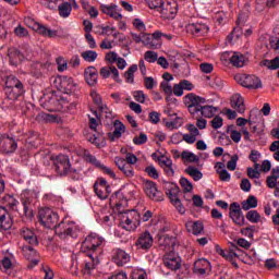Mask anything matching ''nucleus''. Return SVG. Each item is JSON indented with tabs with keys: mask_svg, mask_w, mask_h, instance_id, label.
I'll list each match as a JSON object with an SVG mask.
<instances>
[{
	"mask_svg": "<svg viewBox=\"0 0 279 279\" xmlns=\"http://www.w3.org/2000/svg\"><path fill=\"white\" fill-rule=\"evenodd\" d=\"M185 228L187 232H191V234H194L195 236H199V234L204 232V222L199 220L197 221L190 220L185 223Z\"/></svg>",
	"mask_w": 279,
	"mask_h": 279,
	"instance_id": "obj_29",
	"label": "nucleus"
},
{
	"mask_svg": "<svg viewBox=\"0 0 279 279\" xmlns=\"http://www.w3.org/2000/svg\"><path fill=\"white\" fill-rule=\"evenodd\" d=\"M12 263H14V255L12 254L4 256L1 260V265L5 271H8V269H12Z\"/></svg>",
	"mask_w": 279,
	"mask_h": 279,
	"instance_id": "obj_52",
	"label": "nucleus"
},
{
	"mask_svg": "<svg viewBox=\"0 0 279 279\" xmlns=\"http://www.w3.org/2000/svg\"><path fill=\"white\" fill-rule=\"evenodd\" d=\"M153 35L150 34H144L142 36V43L145 45V47H148V49H156L158 46L154 43Z\"/></svg>",
	"mask_w": 279,
	"mask_h": 279,
	"instance_id": "obj_50",
	"label": "nucleus"
},
{
	"mask_svg": "<svg viewBox=\"0 0 279 279\" xmlns=\"http://www.w3.org/2000/svg\"><path fill=\"white\" fill-rule=\"evenodd\" d=\"M201 117L204 119H213L215 114L219 112V107H215L213 105H208V100H206L205 104H203V107L201 108Z\"/></svg>",
	"mask_w": 279,
	"mask_h": 279,
	"instance_id": "obj_30",
	"label": "nucleus"
},
{
	"mask_svg": "<svg viewBox=\"0 0 279 279\" xmlns=\"http://www.w3.org/2000/svg\"><path fill=\"white\" fill-rule=\"evenodd\" d=\"M98 56L99 54L95 50H86L81 53V57L83 58V60L85 62H89V63L95 62V60H97Z\"/></svg>",
	"mask_w": 279,
	"mask_h": 279,
	"instance_id": "obj_45",
	"label": "nucleus"
},
{
	"mask_svg": "<svg viewBox=\"0 0 279 279\" xmlns=\"http://www.w3.org/2000/svg\"><path fill=\"white\" fill-rule=\"evenodd\" d=\"M163 265L171 271H178V269L182 267V259L173 252L166 253L163 256Z\"/></svg>",
	"mask_w": 279,
	"mask_h": 279,
	"instance_id": "obj_14",
	"label": "nucleus"
},
{
	"mask_svg": "<svg viewBox=\"0 0 279 279\" xmlns=\"http://www.w3.org/2000/svg\"><path fill=\"white\" fill-rule=\"evenodd\" d=\"M133 143L134 145H145V143H147V134L140 133V136L133 138Z\"/></svg>",
	"mask_w": 279,
	"mask_h": 279,
	"instance_id": "obj_64",
	"label": "nucleus"
},
{
	"mask_svg": "<svg viewBox=\"0 0 279 279\" xmlns=\"http://www.w3.org/2000/svg\"><path fill=\"white\" fill-rule=\"evenodd\" d=\"M10 228H12V218H10L8 209L0 206V232H3V230H10Z\"/></svg>",
	"mask_w": 279,
	"mask_h": 279,
	"instance_id": "obj_26",
	"label": "nucleus"
},
{
	"mask_svg": "<svg viewBox=\"0 0 279 279\" xmlns=\"http://www.w3.org/2000/svg\"><path fill=\"white\" fill-rule=\"evenodd\" d=\"M114 165L116 167H118L119 171H121V173H123L125 178H134V175H136V172L134 171V166L126 163L125 158L116 157Z\"/></svg>",
	"mask_w": 279,
	"mask_h": 279,
	"instance_id": "obj_16",
	"label": "nucleus"
},
{
	"mask_svg": "<svg viewBox=\"0 0 279 279\" xmlns=\"http://www.w3.org/2000/svg\"><path fill=\"white\" fill-rule=\"evenodd\" d=\"M35 32L36 34H39V36H45L48 38H57L58 36V31H52L40 23L36 26Z\"/></svg>",
	"mask_w": 279,
	"mask_h": 279,
	"instance_id": "obj_35",
	"label": "nucleus"
},
{
	"mask_svg": "<svg viewBox=\"0 0 279 279\" xmlns=\"http://www.w3.org/2000/svg\"><path fill=\"white\" fill-rule=\"evenodd\" d=\"M166 195H168L171 204L177 208L180 215L186 213V208L182 205V201L178 197V186L173 183H165Z\"/></svg>",
	"mask_w": 279,
	"mask_h": 279,
	"instance_id": "obj_7",
	"label": "nucleus"
},
{
	"mask_svg": "<svg viewBox=\"0 0 279 279\" xmlns=\"http://www.w3.org/2000/svg\"><path fill=\"white\" fill-rule=\"evenodd\" d=\"M4 90L7 95L2 101L4 108H13L14 101H16L21 95H25V86L14 75L7 76Z\"/></svg>",
	"mask_w": 279,
	"mask_h": 279,
	"instance_id": "obj_2",
	"label": "nucleus"
},
{
	"mask_svg": "<svg viewBox=\"0 0 279 279\" xmlns=\"http://www.w3.org/2000/svg\"><path fill=\"white\" fill-rule=\"evenodd\" d=\"M92 99L96 106H98V109L100 112L106 114V117H110V109H108L107 105H104V101L101 99V96L97 92H92Z\"/></svg>",
	"mask_w": 279,
	"mask_h": 279,
	"instance_id": "obj_33",
	"label": "nucleus"
},
{
	"mask_svg": "<svg viewBox=\"0 0 279 279\" xmlns=\"http://www.w3.org/2000/svg\"><path fill=\"white\" fill-rule=\"evenodd\" d=\"M246 219L251 223H259L260 221V214L257 210L252 209L246 213Z\"/></svg>",
	"mask_w": 279,
	"mask_h": 279,
	"instance_id": "obj_51",
	"label": "nucleus"
},
{
	"mask_svg": "<svg viewBox=\"0 0 279 279\" xmlns=\"http://www.w3.org/2000/svg\"><path fill=\"white\" fill-rule=\"evenodd\" d=\"M53 165L59 175H69V173H80V170L71 168V160L69 156L59 155L54 157Z\"/></svg>",
	"mask_w": 279,
	"mask_h": 279,
	"instance_id": "obj_5",
	"label": "nucleus"
},
{
	"mask_svg": "<svg viewBox=\"0 0 279 279\" xmlns=\"http://www.w3.org/2000/svg\"><path fill=\"white\" fill-rule=\"evenodd\" d=\"M113 132L112 133H108V137L109 141H111V143H114V141H117L118 138H121V136H123V134H125V124H123V122L116 120L113 123Z\"/></svg>",
	"mask_w": 279,
	"mask_h": 279,
	"instance_id": "obj_27",
	"label": "nucleus"
},
{
	"mask_svg": "<svg viewBox=\"0 0 279 279\" xmlns=\"http://www.w3.org/2000/svg\"><path fill=\"white\" fill-rule=\"evenodd\" d=\"M258 206V199L256 196H248L246 201L242 202V210H251V208H256Z\"/></svg>",
	"mask_w": 279,
	"mask_h": 279,
	"instance_id": "obj_41",
	"label": "nucleus"
},
{
	"mask_svg": "<svg viewBox=\"0 0 279 279\" xmlns=\"http://www.w3.org/2000/svg\"><path fill=\"white\" fill-rule=\"evenodd\" d=\"M185 173H187V175H190V178H192L194 182H199V180L204 178V174L202 173V171H199V169L193 166L187 167L185 169Z\"/></svg>",
	"mask_w": 279,
	"mask_h": 279,
	"instance_id": "obj_39",
	"label": "nucleus"
},
{
	"mask_svg": "<svg viewBox=\"0 0 279 279\" xmlns=\"http://www.w3.org/2000/svg\"><path fill=\"white\" fill-rule=\"evenodd\" d=\"M210 125L214 130L223 128V118H221V116L214 117V119L210 121Z\"/></svg>",
	"mask_w": 279,
	"mask_h": 279,
	"instance_id": "obj_58",
	"label": "nucleus"
},
{
	"mask_svg": "<svg viewBox=\"0 0 279 279\" xmlns=\"http://www.w3.org/2000/svg\"><path fill=\"white\" fill-rule=\"evenodd\" d=\"M269 149L275 153L274 158L279 162V141L272 142Z\"/></svg>",
	"mask_w": 279,
	"mask_h": 279,
	"instance_id": "obj_63",
	"label": "nucleus"
},
{
	"mask_svg": "<svg viewBox=\"0 0 279 279\" xmlns=\"http://www.w3.org/2000/svg\"><path fill=\"white\" fill-rule=\"evenodd\" d=\"M208 269H210V262L206 258H201L194 263V274L197 276H204Z\"/></svg>",
	"mask_w": 279,
	"mask_h": 279,
	"instance_id": "obj_31",
	"label": "nucleus"
},
{
	"mask_svg": "<svg viewBox=\"0 0 279 279\" xmlns=\"http://www.w3.org/2000/svg\"><path fill=\"white\" fill-rule=\"evenodd\" d=\"M234 80L238 82V84H240V86H243L244 88H250L253 90L263 88V83L256 75L236 74Z\"/></svg>",
	"mask_w": 279,
	"mask_h": 279,
	"instance_id": "obj_6",
	"label": "nucleus"
},
{
	"mask_svg": "<svg viewBox=\"0 0 279 279\" xmlns=\"http://www.w3.org/2000/svg\"><path fill=\"white\" fill-rule=\"evenodd\" d=\"M38 119L45 123H58V116L51 113L41 112L38 114Z\"/></svg>",
	"mask_w": 279,
	"mask_h": 279,
	"instance_id": "obj_48",
	"label": "nucleus"
},
{
	"mask_svg": "<svg viewBox=\"0 0 279 279\" xmlns=\"http://www.w3.org/2000/svg\"><path fill=\"white\" fill-rule=\"evenodd\" d=\"M58 214H56L51 208H41L39 210V222L45 228H56L58 223Z\"/></svg>",
	"mask_w": 279,
	"mask_h": 279,
	"instance_id": "obj_9",
	"label": "nucleus"
},
{
	"mask_svg": "<svg viewBox=\"0 0 279 279\" xmlns=\"http://www.w3.org/2000/svg\"><path fill=\"white\" fill-rule=\"evenodd\" d=\"M57 64H58V71L60 73L66 71L68 69V62L63 57L57 58Z\"/></svg>",
	"mask_w": 279,
	"mask_h": 279,
	"instance_id": "obj_62",
	"label": "nucleus"
},
{
	"mask_svg": "<svg viewBox=\"0 0 279 279\" xmlns=\"http://www.w3.org/2000/svg\"><path fill=\"white\" fill-rule=\"evenodd\" d=\"M8 56H9L10 62H19L23 60V54L16 48L9 49Z\"/></svg>",
	"mask_w": 279,
	"mask_h": 279,
	"instance_id": "obj_49",
	"label": "nucleus"
},
{
	"mask_svg": "<svg viewBox=\"0 0 279 279\" xmlns=\"http://www.w3.org/2000/svg\"><path fill=\"white\" fill-rule=\"evenodd\" d=\"M231 107L233 110H236V112H240V114L245 112V100H243L240 94H235L231 97Z\"/></svg>",
	"mask_w": 279,
	"mask_h": 279,
	"instance_id": "obj_32",
	"label": "nucleus"
},
{
	"mask_svg": "<svg viewBox=\"0 0 279 279\" xmlns=\"http://www.w3.org/2000/svg\"><path fill=\"white\" fill-rule=\"evenodd\" d=\"M133 97L138 104H143L145 99H147V95H145L144 90H135L133 93Z\"/></svg>",
	"mask_w": 279,
	"mask_h": 279,
	"instance_id": "obj_61",
	"label": "nucleus"
},
{
	"mask_svg": "<svg viewBox=\"0 0 279 279\" xmlns=\"http://www.w3.org/2000/svg\"><path fill=\"white\" fill-rule=\"evenodd\" d=\"M216 252L219 254V256H222V258H226V260H232L233 258H241L243 251L234 244V242L229 243V250H222L219 244L215 245Z\"/></svg>",
	"mask_w": 279,
	"mask_h": 279,
	"instance_id": "obj_10",
	"label": "nucleus"
},
{
	"mask_svg": "<svg viewBox=\"0 0 279 279\" xmlns=\"http://www.w3.org/2000/svg\"><path fill=\"white\" fill-rule=\"evenodd\" d=\"M101 12L114 21H121V19H123V14H121V8H119L117 4H104L101 5Z\"/></svg>",
	"mask_w": 279,
	"mask_h": 279,
	"instance_id": "obj_24",
	"label": "nucleus"
},
{
	"mask_svg": "<svg viewBox=\"0 0 279 279\" xmlns=\"http://www.w3.org/2000/svg\"><path fill=\"white\" fill-rule=\"evenodd\" d=\"M157 82L151 76H145L144 77V86L147 88V90H153L154 86H157Z\"/></svg>",
	"mask_w": 279,
	"mask_h": 279,
	"instance_id": "obj_60",
	"label": "nucleus"
},
{
	"mask_svg": "<svg viewBox=\"0 0 279 279\" xmlns=\"http://www.w3.org/2000/svg\"><path fill=\"white\" fill-rule=\"evenodd\" d=\"M145 173H147L149 178H153V180H158V178H160V173H158V170L156 169V167H154V165L146 167Z\"/></svg>",
	"mask_w": 279,
	"mask_h": 279,
	"instance_id": "obj_56",
	"label": "nucleus"
},
{
	"mask_svg": "<svg viewBox=\"0 0 279 279\" xmlns=\"http://www.w3.org/2000/svg\"><path fill=\"white\" fill-rule=\"evenodd\" d=\"M54 84L57 88L61 90V93H65V95H71L77 90V84L73 80V77L69 76H58L54 80Z\"/></svg>",
	"mask_w": 279,
	"mask_h": 279,
	"instance_id": "obj_8",
	"label": "nucleus"
},
{
	"mask_svg": "<svg viewBox=\"0 0 279 279\" xmlns=\"http://www.w3.org/2000/svg\"><path fill=\"white\" fill-rule=\"evenodd\" d=\"M20 236H22L28 245H38L39 243L36 232H34V229L29 227H22L20 229Z\"/></svg>",
	"mask_w": 279,
	"mask_h": 279,
	"instance_id": "obj_23",
	"label": "nucleus"
},
{
	"mask_svg": "<svg viewBox=\"0 0 279 279\" xmlns=\"http://www.w3.org/2000/svg\"><path fill=\"white\" fill-rule=\"evenodd\" d=\"M17 147L19 144L16 143V140L10 135H4L0 140V151H2V154H14Z\"/></svg>",
	"mask_w": 279,
	"mask_h": 279,
	"instance_id": "obj_17",
	"label": "nucleus"
},
{
	"mask_svg": "<svg viewBox=\"0 0 279 279\" xmlns=\"http://www.w3.org/2000/svg\"><path fill=\"white\" fill-rule=\"evenodd\" d=\"M143 189L149 199H153L154 202H162V192L158 191L156 182L146 180L143 183Z\"/></svg>",
	"mask_w": 279,
	"mask_h": 279,
	"instance_id": "obj_13",
	"label": "nucleus"
},
{
	"mask_svg": "<svg viewBox=\"0 0 279 279\" xmlns=\"http://www.w3.org/2000/svg\"><path fill=\"white\" fill-rule=\"evenodd\" d=\"M85 82L88 86H97V82L99 80V72L95 66H88L84 71Z\"/></svg>",
	"mask_w": 279,
	"mask_h": 279,
	"instance_id": "obj_25",
	"label": "nucleus"
},
{
	"mask_svg": "<svg viewBox=\"0 0 279 279\" xmlns=\"http://www.w3.org/2000/svg\"><path fill=\"white\" fill-rule=\"evenodd\" d=\"M182 118L177 117L173 121H167L166 128L168 130H178V128H182Z\"/></svg>",
	"mask_w": 279,
	"mask_h": 279,
	"instance_id": "obj_53",
	"label": "nucleus"
},
{
	"mask_svg": "<svg viewBox=\"0 0 279 279\" xmlns=\"http://www.w3.org/2000/svg\"><path fill=\"white\" fill-rule=\"evenodd\" d=\"M160 88L163 90L166 95H168L166 101H169L171 95H173V87L171 86V84H169V82H161Z\"/></svg>",
	"mask_w": 279,
	"mask_h": 279,
	"instance_id": "obj_55",
	"label": "nucleus"
},
{
	"mask_svg": "<svg viewBox=\"0 0 279 279\" xmlns=\"http://www.w3.org/2000/svg\"><path fill=\"white\" fill-rule=\"evenodd\" d=\"M104 243V239H101L97 233H90L87 235L82 244L83 252H96L97 247H99Z\"/></svg>",
	"mask_w": 279,
	"mask_h": 279,
	"instance_id": "obj_11",
	"label": "nucleus"
},
{
	"mask_svg": "<svg viewBox=\"0 0 279 279\" xmlns=\"http://www.w3.org/2000/svg\"><path fill=\"white\" fill-rule=\"evenodd\" d=\"M138 71V65L132 64L124 73L128 84H134V74Z\"/></svg>",
	"mask_w": 279,
	"mask_h": 279,
	"instance_id": "obj_44",
	"label": "nucleus"
},
{
	"mask_svg": "<svg viewBox=\"0 0 279 279\" xmlns=\"http://www.w3.org/2000/svg\"><path fill=\"white\" fill-rule=\"evenodd\" d=\"M160 12L162 19H175L178 14V2L175 1H163L162 4L157 9Z\"/></svg>",
	"mask_w": 279,
	"mask_h": 279,
	"instance_id": "obj_12",
	"label": "nucleus"
},
{
	"mask_svg": "<svg viewBox=\"0 0 279 279\" xmlns=\"http://www.w3.org/2000/svg\"><path fill=\"white\" fill-rule=\"evenodd\" d=\"M14 34L17 38H27L29 36V31H27L23 25H19L14 28Z\"/></svg>",
	"mask_w": 279,
	"mask_h": 279,
	"instance_id": "obj_54",
	"label": "nucleus"
},
{
	"mask_svg": "<svg viewBox=\"0 0 279 279\" xmlns=\"http://www.w3.org/2000/svg\"><path fill=\"white\" fill-rule=\"evenodd\" d=\"M230 62L236 69H241V68L245 66V56H243L240 52H234L232 54V57L230 58Z\"/></svg>",
	"mask_w": 279,
	"mask_h": 279,
	"instance_id": "obj_37",
	"label": "nucleus"
},
{
	"mask_svg": "<svg viewBox=\"0 0 279 279\" xmlns=\"http://www.w3.org/2000/svg\"><path fill=\"white\" fill-rule=\"evenodd\" d=\"M181 159L184 162V165H186V162H197V160H199V158H197V155L187 150H183L181 153Z\"/></svg>",
	"mask_w": 279,
	"mask_h": 279,
	"instance_id": "obj_47",
	"label": "nucleus"
},
{
	"mask_svg": "<svg viewBox=\"0 0 279 279\" xmlns=\"http://www.w3.org/2000/svg\"><path fill=\"white\" fill-rule=\"evenodd\" d=\"M2 207L7 210H16L19 207V201L14 196L7 194L1 198Z\"/></svg>",
	"mask_w": 279,
	"mask_h": 279,
	"instance_id": "obj_34",
	"label": "nucleus"
},
{
	"mask_svg": "<svg viewBox=\"0 0 279 279\" xmlns=\"http://www.w3.org/2000/svg\"><path fill=\"white\" fill-rule=\"evenodd\" d=\"M268 189H275V197H279V166L271 169L270 175L266 179Z\"/></svg>",
	"mask_w": 279,
	"mask_h": 279,
	"instance_id": "obj_18",
	"label": "nucleus"
},
{
	"mask_svg": "<svg viewBox=\"0 0 279 279\" xmlns=\"http://www.w3.org/2000/svg\"><path fill=\"white\" fill-rule=\"evenodd\" d=\"M187 34H192L193 36H205L209 32L208 25L204 23H190L185 26Z\"/></svg>",
	"mask_w": 279,
	"mask_h": 279,
	"instance_id": "obj_19",
	"label": "nucleus"
},
{
	"mask_svg": "<svg viewBox=\"0 0 279 279\" xmlns=\"http://www.w3.org/2000/svg\"><path fill=\"white\" fill-rule=\"evenodd\" d=\"M183 102L185 104L190 114L195 117V114H198L201 112L204 104H206V98L190 93L184 96Z\"/></svg>",
	"mask_w": 279,
	"mask_h": 279,
	"instance_id": "obj_4",
	"label": "nucleus"
},
{
	"mask_svg": "<svg viewBox=\"0 0 279 279\" xmlns=\"http://www.w3.org/2000/svg\"><path fill=\"white\" fill-rule=\"evenodd\" d=\"M90 262H85V274L90 276V271L95 269L99 265V259L97 258V255L93 257V255H89Z\"/></svg>",
	"mask_w": 279,
	"mask_h": 279,
	"instance_id": "obj_43",
	"label": "nucleus"
},
{
	"mask_svg": "<svg viewBox=\"0 0 279 279\" xmlns=\"http://www.w3.org/2000/svg\"><path fill=\"white\" fill-rule=\"evenodd\" d=\"M135 245L138 247V250H150V247L154 245V236L151 233H149V231H145L140 234Z\"/></svg>",
	"mask_w": 279,
	"mask_h": 279,
	"instance_id": "obj_20",
	"label": "nucleus"
},
{
	"mask_svg": "<svg viewBox=\"0 0 279 279\" xmlns=\"http://www.w3.org/2000/svg\"><path fill=\"white\" fill-rule=\"evenodd\" d=\"M229 217L235 226H239L240 228L245 226V216L243 215V211H234L233 214H229Z\"/></svg>",
	"mask_w": 279,
	"mask_h": 279,
	"instance_id": "obj_40",
	"label": "nucleus"
},
{
	"mask_svg": "<svg viewBox=\"0 0 279 279\" xmlns=\"http://www.w3.org/2000/svg\"><path fill=\"white\" fill-rule=\"evenodd\" d=\"M180 184L185 193H191V191H193V183H191V181H189V179L181 178Z\"/></svg>",
	"mask_w": 279,
	"mask_h": 279,
	"instance_id": "obj_57",
	"label": "nucleus"
},
{
	"mask_svg": "<svg viewBox=\"0 0 279 279\" xmlns=\"http://www.w3.org/2000/svg\"><path fill=\"white\" fill-rule=\"evenodd\" d=\"M94 191L99 199H108L110 195V187L94 186Z\"/></svg>",
	"mask_w": 279,
	"mask_h": 279,
	"instance_id": "obj_46",
	"label": "nucleus"
},
{
	"mask_svg": "<svg viewBox=\"0 0 279 279\" xmlns=\"http://www.w3.org/2000/svg\"><path fill=\"white\" fill-rule=\"evenodd\" d=\"M144 60L149 63H154L158 60V53L151 50H148L144 53Z\"/></svg>",
	"mask_w": 279,
	"mask_h": 279,
	"instance_id": "obj_59",
	"label": "nucleus"
},
{
	"mask_svg": "<svg viewBox=\"0 0 279 279\" xmlns=\"http://www.w3.org/2000/svg\"><path fill=\"white\" fill-rule=\"evenodd\" d=\"M54 234L59 239H66V236H77L80 234V227L71 220H63L54 227Z\"/></svg>",
	"mask_w": 279,
	"mask_h": 279,
	"instance_id": "obj_3",
	"label": "nucleus"
},
{
	"mask_svg": "<svg viewBox=\"0 0 279 279\" xmlns=\"http://www.w3.org/2000/svg\"><path fill=\"white\" fill-rule=\"evenodd\" d=\"M35 245H24L22 246V253L24 258L31 260L29 267H36L40 263V256L38 255V251L34 248Z\"/></svg>",
	"mask_w": 279,
	"mask_h": 279,
	"instance_id": "obj_15",
	"label": "nucleus"
},
{
	"mask_svg": "<svg viewBox=\"0 0 279 279\" xmlns=\"http://www.w3.org/2000/svg\"><path fill=\"white\" fill-rule=\"evenodd\" d=\"M262 66H266V69H269L270 71H276L279 68V57H276L272 60L265 59L262 61Z\"/></svg>",
	"mask_w": 279,
	"mask_h": 279,
	"instance_id": "obj_42",
	"label": "nucleus"
},
{
	"mask_svg": "<svg viewBox=\"0 0 279 279\" xmlns=\"http://www.w3.org/2000/svg\"><path fill=\"white\" fill-rule=\"evenodd\" d=\"M58 10H59V16H62V19H69V16H71L73 7L69 2H63L58 5Z\"/></svg>",
	"mask_w": 279,
	"mask_h": 279,
	"instance_id": "obj_38",
	"label": "nucleus"
},
{
	"mask_svg": "<svg viewBox=\"0 0 279 279\" xmlns=\"http://www.w3.org/2000/svg\"><path fill=\"white\" fill-rule=\"evenodd\" d=\"M22 206L24 207V215L26 217H32V203L34 202V197L29 192H23L22 195Z\"/></svg>",
	"mask_w": 279,
	"mask_h": 279,
	"instance_id": "obj_28",
	"label": "nucleus"
},
{
	"mask_svg": "<svg viewBox=\"0 0 279 279\" xmlns=\"http://www.w3.org/2000/svg\"><path fill=\"white\" fill-rule=\"evenodd\" d=\"M216 172L218 173L221 182H230L231 175L228 173V170H226V163L225 162H217L216 163Z\"/></svg>",
	"mask_w": 279,
	"mask_h": 279,
	"instance_id": "obj_36",
	"label": "nucleus"
},
{
	"mask_svg": "<svg viewBox=\"0 0 279 279\" xmlns=\"http://www.w3.org/2000/svg\"><path fill=\"white\" fill-rule=\"evenodd\" d=\"M116 208L119 213L120 228L126 232H134L141 226V214L136 209L125 210L128 208V198L122 192H117Z\"/></svg>",
	"mask_w": 279,
	"mask_h": 279,
	"instance_id": "obj_1",
	"label": "nucleus"
},
{
	"mask_svg": "<svg viewBox=\"0 0 279 279\" xmlns=\"http://www.w3.org/2000/svg\"><path fill=\"white\" fill-rule=\"evenodd\" d=\"M131 256L125 251L121 248H116L112 251V260L118 265V267H123L130 263Z\"/></svg>",
	"mask_w": 279,
	"mask_h": 279,
	"instance_id": "obj_22",
	"label": "nucleus"
},
{
	"mask_svg": "<svg viewBox=\"0 0 279 279\" xmlns=\"http://www.w3.org/2000/svg\"><path fill=\"white\" fill-rule=\"evenodd\" d=\"M87 160H89V162H92L94 167H96L97 169H100L102 173H105L106 175H109V178H112V180H117V173H114V170L112 168H109L102 165V162L99 161L97 157L93 155H87Z\"/></svg>",
	"mask_w": 279,
	"mask_h": 279,
	"instance_id": "obj_21",
	"label": "nucleus"
}]
</instances>
